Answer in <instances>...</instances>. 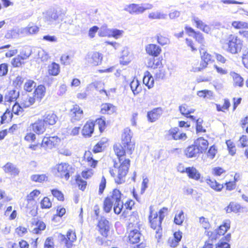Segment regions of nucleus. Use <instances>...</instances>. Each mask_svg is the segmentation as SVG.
<instances>
[{
	"label": "nucleus",
	"mask_w": 248,
	"mask_h": 248,
	"mask_svg": "<svg viewBox=\"0 0 248 248\" xmlns=\"http://www.w3.org/2000/svg\"><path fill=\"white\" fill-rule=\"evenodd\" d=\"M232 25L235 29L248 28V23L242 21H235Z\"/></svg>",
	"instance_id": "de8ad7c7"
},
{
	"label": "nucleus",
	"mask_w": 248,
	"mask_h": 248,
	"mask_svg": "<svg viewBox=\"0 0 248 248\" xmlns=\"http://www.w3.org/2000/svg\"><path fill=\"white\" fill-rule=\"evenodd\" d=\"M46 93V87L44 85H40L34 90L33 93L34 96L36 97L38 100H41L45 96Z\"/></svg>",
	"instance_id": "cd10ccee"
},
{
	"label": "nucleus",
	"mask_w": 248,
	"mask_h": 248,
	"mask_svg": "<svg viewBox=\"0 0 248 248\" xmlns=\"http://www.w3.org/2000/svg\"><path fill=\"white\" fill-rule=\"evenodd\" d=\"M179 131V129L177 127L170 128L168 131V133L165 135V138L168 140H170L172 139L174 140H186L187 138L186 134L182 133L178 135V133Z\"/></svg>",
	"instance_id": "423d86ee"
},
{
	"label": "nucleus",
	"mask_w": 248,
	"mask_h": 248,
	"mask_svg": "<svg viewBox=\"0 0 248 248\" xmlns=\"http://www.w3.org/2000/svg\"><path fill=\"white\" fill-rule=\"evenodd\" d=\"M143 82L149 89L151 88L154 86V80L151 76H150V77L145 76L143 79Z\"/></svg>",
	"instance_id": "c03bdc74"
},
{
	"label": "nucleus",
	"mask_w": 248,
	"mask_h": 248,
	"mask_svg": "<svg viewBox=\"0 0 248 248\" xmlns=\"http://www.w3.org/2000/svg\"><path fill=\"white\" fill-rule=\"evenodd\" d=\"M20 33V29L16 31L15 29L9 30L5 35V37L7 39L16 38L18 37Z\"/></svg>",
	"instance_id": "58836bf2"
},
{
	"label": "nucleus",
	"mask_w": 248,
	"mask_h": 248,
	"mask_svg": "<svg viewBox=\"0 0 248 248\" xmlns=\"http://www.w3.org/2000/svg\"><path fill=\"white\" fill-rule=\"evenodd\" d=\"M40 194V191L37 189H35L31 191L27 196V200L28 203H31L32 204L35 203L36 202L34 201V198L37 197Z\"/></svg>",
	"instance_id": "f704fd0d"
},
{
	"label": "nucleus",
	"mask_w": 248,
	"mask_h": 248,
	"mask_svg": "<svg viewBox=\"0 0 248 248\" xmlns=\"http://www.w3.org/2000/svg\"><path fill=\"white\" fill-rule=\"evenodd\" d=\"M95 123L96 124L98 125L100 131L102 132L106 127L105 119L103 117H101L97 119Z\"/></svg>",
	"instance_id": "a19ab883"
},
{
	"label": "nucleus",
	"mask_w": 248,
	"mask_h": 248,
	"mask_svg": "<svg viewBox=\"0 0 248 248\" xmlns=\"http://www.w3.org/2000/svg\"><path fill=\"white\" fill-rule=\"evenodd\" d=\"M31 179L33 181L42 183L46 181L47 177L45 174H34L31 176Z\"/></svg>",
	"instance_id": "ea45409f"
},
{
	"label": "nucleus",
	"mask_w": 248,
	"mask_h": 248,
	"mask_svg": "<svg viewBox=\"0 0 248 248\" xmlns=\"http://www.w3.org/2000/svg\"><path fill=\"white\" fill-rule=\"evenodd\" d=\"M197 95L201 97L211 99L213 95V93L210 90H204L198 91L197 92Z\"/></svg>",
	"instance_id": "4c0bfd02"
},
{
	"label": "nucleus",
	"mask_w": 248,
	"mask_h": 248,
	"mask_svg": "<svg viewBox=\"0 0 248 248\" xmlns=\"http://www.w3.org/2000/svg\"><path fill=\"white\" fill-rule=\"evenodd\" d=\"M242 62L244 66L248 69V48H247L243 53Z\"/></svg>",
	"instance_id": "0e129e2a"
},
{
	"label": "nucleus",
	"mask_w": 248,
	"mask_h": 248,
	"mask_svg": "<svg viewBox=\"0 0 248 248\" xmlns=\"http://www.w3.org/2000/svg\"><path fill=\"white\" fill-rule=\"evenodd\" d=\"M88 62L93 65L96 66L101 64L103 56L101 53L97 52H92L89 53Z\"/></svg>",
	"instance_id": "9b49d317"
},
{
	"label": "nucleus",
	"mask_w": 248,
	"mask_h": 248,
	"mask_svg": "<svg viewBox=\"0 0 248 248\" xmlns=\"http://www.w3.org/2000/svg\"><path fill=\"white\" fill-rule=\"evenodd\" d=\"M228 52L232 54H237L241 51L243 47V41L237 36L231 35L227 43Z\"/></svg>",
	"instance_id": "7ed1b4c3"
},
{
	"label": "nucleus",
	"mask_w": 248,
	"mask_h": 248,
	"mask_svg": "<svg viewBox=\"0 0 248 248\" xmlns=\"http://www.w3.org/2000/svg\"><path fill=\"white\" fill-rule=\"evenodd\" d=\"M37 227L33 231L36 233H39L40 232L44 230L46 228V224L43 221H38L37 223Z\"/></svg>",
	"instance_id": "680f3d73"
},
{
	"label": "nucleus",
	"mask_w": 248,
	"mask_h": 248,
	"mask_svg": "<svg viewBox=\"0 0 248 248\" xmlns=\"http://www.w3.org/2000/svg\"><path fill=\"white\" fill-rule=\"evenodd\" d=\"M162 109L161 108H157L153 109L147 113V118L151 122H154L157 120L162 115Z\"/></svg>",
	"instance_id": "dca6fc26"
},
{
	"label": "nucleus",
	"mask_w": 248,
	"mask_h": 248,
	"mask_svg": "<svg viewBox=\"0 0 248 248\" xmlns=\"http://www.w3.org/2000/svg\"><path fill=\"white\" fill-rule=\"evenodd\" d=\"M61 62L62 64L63 65H68L70 64L71 62V57L69 55L64 54L62 55L61 57Z\"/></svg>",
	"instance_id": "bf43d9fd"
},
{
	"label": "nucleus",
	"mask_w": 248,
	"mask_h": 248,
	"mask_svg": "<svg viewBox=\"0 0 248 248\" xmlns=\"http://www.w3.org/2000/svg\"><path fill=\"white\" fill-rule=\"evenodd\" d=\"M64 15L60 9H49L45 13L44 19L48 24H51L54 21L62 18Z\"/></svg>",
	"instance_id": "20e7f679"
},
{
	"label": "nucleus",
	"mask_w": 248,
	"mask_h": 248,
	"mask_svg": "<svg viewBox=\"0 0 248 248\" xmlns=\"http://www.w3.org/2000/svg\"><path fill=\"white\" fill-rule=\"evenodd\" d=\"M72 167L67 163H62L57 166L58 176L64 178L66 180H68L70 176V170Z\"/></svg>",
	"instance_id": "0eeeda50"
},
{
	"label": "nucleus",
	"mask_w": 248,
	"mask_h": 248,
	"mask_svg": "<svg viewBox=\"0 0 248 248\" xmlns=\"http://www.w3.org/2000/svg\"><path fill=\"white\" fill-rule=\"evenodd\" d=\"M231 75L233 78L234 85L239 87H242L244 84L243 78L238 74L235 72H233Z\"/></svg>",
	"instance_id": "c9c22d12"
},
{
	"label": "nucleus",
	"mask_w": 248,
	"mask_h": 248,
	"mask_svg": "<svg viewBox=\"0 0 248 248\" xmlns=\"http://www.w3.org/2000/svg\"><path fill=\"white\" fill-rule=\"evenodd\" d=\"M59 237L61 241L64 242L66 248H71L73 246V243L76 240L77 238L76 234H73L71 238V240H69L67 239L66 240L65 236L61 234Z\"/></svg>",
	"instance_id": "473e14b6"
},
{
	"label": "nucleus",
	"mask_w": 248,
	"mask_h": 248,
	"mask_svg": "<svg viewBox=\"0 0 248 248\" xmlns=\"http://www.w3.org/2000/svg\"><path fill=\"white\" fill-rule=\"evenodd\" d=\"M69 116L72 123H75L83 117V111L78 105H75L69 112Z\"/></svg>",
	"instance_id": "6e6552de"
},
{
	"label": "nucleus",
	"mask_w": 248,
	"mask_h": 248,
	"mask_svg": "<svg viewBox=\"0 0 248 248\" xmlns=\"http://www.w3.org/2000/svg\"><path fill=\"white\" fill-rule=\"evenodd\" d=\"M52 195L57 198L59 201H62L64 200V196L62 192L57 189H53L51 190Z\"/></svg>",
	"instance_id": "864d4df0"
},
{
	"label": "nucleus",
	"mask_w": 248,
	"mask_h": 248,
	"mask_svg": "<svg viewBox=\"0 0 248 248\" xmlns=\"http://www.w3.org/2000/svg\"><path fill=\"white\" fill-rule=\"evenodd\" d=\"M106 186V179L105 177L103 176L101 179V182L99 185L98 194L102 195Z\"/></svg>",
	"instance_id": "052dcab7"
},
{
	"label": "nucleus",
	"mask_w": 248,
	"mask_h": 248,
	"mask_svg": "<svg viewBox=\"0 0 248 248\" xmlns=\"http://www.w3.org/2000/svg\"><path fill=\"white\" fill-rule=\"evenodd\" d=\"M19 92L15 89L7 91L4 96L5 102L11 103L15 102L19 97Z\"/></svg>",
	"instance_id": "4468645a"
},
{
	"label": "nucleus",
	"mask_w": 248,
	"mask_h": 248,
	"mask_svg": "<svg viewBox=\"0 0 248 248\" xmlns=\"http://www.w3.org/2000/svg\"><path fill=\"white\" fill-rule=\"evenodd\" d=\"M194 143L197 149L200 150L201 153L204 152L207 150L208 146V141L202 137L197 139L195 140Z\"/></svg>",
	"instance_id": "f3484780"
},
{
	"label": "nucleus",
	"mask_w": 248,
	"mask_h": 248,
	"mask_svg": "<svg viewBox=\"0 0 248 248\" xmlns=\"http://www.w3.org/2000/svg\"><path fill=\"white\" fill-rule=\"evenodd\" d=\"M41 207L42 209H48L51 207L52 203L50 199L47 197H44L41 201Z\"/></svg>",
	"instance_id": "a18cd8bd"
},
{
	"label": "nucleus",
	"mask_w": 248,
	"mask_h": 248,
	"mask_svg": "<svg viewBox=\"0 0 248 248\" xmlns=\"http://www.w3.org/2000/svg\"><path fill=\"white\" fill-rule=\"evenodd\" d=\"M192 20L195 23L197 28L200 29L202 31L207 33L210 31L211 29L209 26L203 23L198 17L193 16Z\"/></svg>",
	"instance_id": "aec40b11"
},
{
	"label": "nucleus",
	"mask_w": 248,
	"mask_h": 248,
	"mask_svg": "<svg viewBox=\"0 0 248 248\" xmlns=\"http://www.w3.org/2000/svg\"><path fill=\"white\" fill-rule=\"evenodd\" d=\"M3 168L6 173H10L11 174L17 175L19 172L18 169L10 162L7 163Z\"/></svg>",
	"instance_id": "393cba45"
},
{
	"label": "nucleus",
	"mask_w": 248,
	"mask_h": 248,
	"mask_svg": "<svg viewBox=\"0 0 248 248\" xmlns=\"http://www.w3.org/2000/svg\"><path fill=\"white\" fill-rule=\"evenodd\" d=\"M12 110L13 113L19 115L22 113L23 109L19 104L16 102L12 107Z\"/></svg>",
	"instance_id": "6e6d98bb"
},
{
	"label": "nucleus",
	"mask_w": 248,
	"mask_h": 248,
	"mask_svg": "<svg viewBox=\"0 0 248 248\" xmlns=\"http://www.w3.org/2000/svg\"><path fill=\"white\" fill-rule=\"evenodd\" d=\"M114 202H115V201L112 200L111 196L110 197H106L103 203L104 211L107 213H109L112 209Z\"/></svg>",
	"instance_id": "c85d7f7f"
},
{
	"label": "nucleus",
	"mask_w": 248,
	"mask_h": 248,
	"mask_svg": "<svg viewBox=\"0 0 248 248\" xmlns=\"http://www.w3.org/2000/svg\"><path fill=\"white\" fill-rule=\"evenodd\" d=\"M44 121L41 119H38L34 124H32L31 126L32 130L37 134H41L43 133L46 128V126L45 125Z\"/></svg>",
	"instance_id": "f8f14e48"
},
{
	"label": "nucleus",
	"mask_w": 248,
	"mask_h": 248,
	"mask_svg": "<svg viewBox=\"0 0 248 248\" xmlns=\"http://www.w3.org/2000/svg\"><path fill=\"white\" fill-rule=\"evenodd\" d=\"M60 141L61 139L57 136L44 137L42 140L41 147L51 149L59 144Z\"/></svg>",
	"instance_id": "1a4fd4ad"
},
{
	"label": "nucleus",
	"mask_w": 248,
	"mask_h": 248,
	"mask_svg": "<svg viewBox=\"0 0 248 248\" xmlns=\"http://www.w3.org/2000/svg\"><path fill=\"white\" fill-rule=\"evenodd\" d=\"M109 34H111V36L115 38H118L122 35L123 31L117 29H111L108 30Z\"/></svg>",
	"instance_id": "4d7b16f0"
},
{
	"label": "nucleus",
	"mask_w": 248,
	"mask_h": 248,
	"mask_svg": "<svg viewBox=\"0 0 248 248\" xmlns=\"http://www.w3.org/2000/svg\"><path fill=\"white\" fill-rule=\"evenodd\" d=\"M203 54L202 55V62L200 65H203V67H206L208 62L211 61V55L206 52H204Z\"/></svg>",
	"instance_id": "e433bc0d"
},
{
	"label": "nucleus",
	"mask_w": 248,
	"mask_h": 248,
	"mask_svg": "<svg viewBox=\"0 0 248 248\" xmlns=\"http://www.w3.org/2000/svg\"><path fill=\"white\" fill-rule=\"evenodd\" d=\"M207 183L214 190L217 191H220L223 188V185H221L215 179H207Z\"/></svg>",
	"instance_id": "7c9ffc66"
},
{
	"label": "nucleus",
	"mask_w": 248,
	"mask_h": 248,
	"mask_svg": "<svg viewBox=\"0 0 248 248\" xmlns=\"http://www.w3.org/2000/svg\"><path fill=\"white\" fill-rule=\"evenodd\" d=\"M184 220V212L183 211L176 215L174 218V222L177 225H182Z\"/></svg>",
	"instance_id": "49530a36"
},
{
	"label": "nucleus",
	"mask_w": 248,
	"mask_h": 248,
	"mask_svg": "<svg viewBox=\"0 0 248 248\" xmlns=\"http://www.w3.org/2000/svg\"><path fill=\"white\" fill-rule=\"evenodd\" d=\"M203 122V120L199 118L196 120V132L197 133H200V132H205L206 130L204 129L202 126V123Z\"/></svg>",
	"instance_id": "8fccbe9b"
},
{
	"label": "nucleus",
	"mask_w": 248,
	"mask_h": 248,
	"mask_svg": "<svg viewBox=\"0 0 248 248\" xmlns=\"http://www.w3.org/2000/svg\"><path fill=\"white\" fill-rule=\"evenodd\" d=\"M162 60V57H154L153 58L150 59L148 62V66L154 69H157V68H160L161 67H163L161 62Z\"/></svg>",
	"instance_id": "5701e85b"
},
{
	"label": "nucleus",
	"mask_w": 248,
	"mask_h": 248,
	"mask_svg": "<svg viewBox=\"0 0 248 248\" xmlns=\"http://www.w3.org/2000/svg\"><path fill=\"white\" fill-rule=\"evenodd\" d=\"M8 64L6 63L0 64V76H4L7 74Z\"/></svg>",
	"instance_id": "13d9d810"
},
{
	"label": "nucleus",
	"mask_w": 248,
	"mask_h": 248,
	"mask_svg": "<svg viewBox=\"0 0 248 248\" xmlns=\"http://www.w3.org/2000/svg\"><path fill=\"white\" fill-rule=\"evenodd\" d=\"M39 31V28L36 26H30L20 29V33L23 35L36 34Z\"/></svg>",
	"instance_id": "b1692460"
},
{
	"label": "nucleus",
	"mask_w": 248,
	"mask_h": 248,
	"mask_svg": "<svg viewBox=\"0 0 248 248\" xmlns=\"http://www.w3.org/2000/svg\"><path fill=\"white\" fill-rule=\"evenodd\" d=\"M11 63L12 65L15 67H20L24 63L19 56H17L16 57L13 59Z\"/></svg>",
	"instance_id": "09e8293b"
},
{
	"label": "nucleus",
	"mask_w": 248,
	"mask_h": 248,
	"mask_svg": "<svg viewBox=\"0 0 248 248\" xmlns=\"http://www.w3.org/2000/svg\"><path fill=\"white\" fill-rule=\"evenodd\" d=\"M76 181L79 188L84 191L87 186V182L81 179L79 175H77L76 177Z\"/></svg>",
	"instance_id": "79ce46f5"
},
{
	"label": "nucleus",
	"mask_w": 248,
	"mask_h": 248,
	"mask_svg": "<svg viewBox=\"0 0 248 248\" xmlns=\"http://www.w3.org/2000/svg\"><path fill=\"white\" fill-rule=\"evenodd\" d=\"M186 173L190 179L195 180H199L201 178V174L199 171L194 167H188L186 168Z\"/></svg>",
	"instance_id": "a211bd4d"
},
{
	"label": "nucleus",
	"mask_w": 248,
	"mask_h": 248,
	"mask_svg": "<svg viewBox=\"0 0 248 248\" xmlns=\"http://www.w3.org/2000/svg\"><path fill=\"white\" fill-rule=\"evenodd\" d=\"M226 144L230 154L232 155H234L235 154L236 149L233 143L230 140H229L226 141Z\"/></svg>",
	"instance_id": "5fc2aeb1"
},
{
	"label": "nucleus",
	"mask_w": 248,
	"mask_h": 248,
	"mask_svg": "<svg viewBox=\"0 0 248 248\" xmlns=\"http://www.w3.org/2000/svg\"><path fill=\"white\" fill-rule=\"evenodd\" d=\"M201 153L200 150L197 149L195 144L189 146L185 150V154L187 157L192 158L195 157L197 155Z\"/></svg>",
	"instance_id": "412c9836"
},
{
	"label": "nucleus",
	"mask_w": 248,
	"mask_h": 248,
	"mask_svg": "<svg viewBox=\"0 0 248 248\" xmlns=\"http://www.w3.org/2000/svg\"><path fill=\"white\" fill-rule=\"evenodd\" d=\"M217 152V149L215 145L211 146L208 150L207 155L211 159L215 158Z\"/></svg>",
	"instance_id": "3c124183"
},
{
	"label": "nucleus",
	"mask_w": 248,
	"mask_h": 248,
	"mask_svg": "<svg viewBox=\"0 0 248 248\" xmlns=\"http://www.w3.org/2000/svg\"><path fill=\"white\" fill-rule=\"evenodd\" d=\"M167 16V14L159 11L152 12L148 15V17L151 19H166Z\"/></svg>",
	"instance_id": "2f4dec72"
},
{
	"label": "nucleus",
	"mask_w": 248,
	"mask_h": 248,
	"mask_svg": "<svg viewBox=\"0 0 248 248\" xmlns=\"http://www.w3.org/2000/svg\"><path fill=\"white\" fill-rule=\"evenodd\" d=\"M147 53L153 57H158L161 51V48L159 46L155 44H151L146 46Z\"/></svg>",
	"instance_id": "2eb2a0df"
},
{
	"label": "nucleus",
	"mask_w": 248,
	"mask_h": 248,
	"mask_svg": "<svg viewBox=\"0 0 248 248\" xmlns=\"http://www.w3.org/2000/svg\"><path fill=\"white\" fill-rule=\"evenodd\" d=\"M42 119L44 121L45 125L48 127L55 124L58 121V118L55 114L49 112L46 113Z\"/></svg>",
	"instance_id": "ddd939ff"
},
{
	"label": "nucleus",
	"mask_w": 248,
	"mask_h": 248,
	"mask_svg": "<svg viewBox=\"0 0 248 248\" xmlns=\"http://www.w3.org/2000/svg\"><path fill=\"white\" fill-rule=\"evenodd\" d=\"M36 86V83L32 80H28L24 86V90L27 92H31Z\"/></svg>",
	"instance_id": "37998d69"
},
{
	"label": "nucleus",
	"mask_w": 248,
	"mask_h": 248,
	"mask_svg": "<svg viewBox=\"0 0 248 248\" xmlns=\"http://www.w3.org/2000/svg\"><path fill=\"white\" fill-rule=\"evenodd\" d=\"M199 221L202 225V227L205 229H208L209 228L210 224L207 218H206L203 217H200Z\"/></svg>",
	"instance_id": "338daca9"
},
{
	"label": "nucleus",
	"mask_w": 248,
	"mask_h": 248,
	"mask_svg": "<svg viewBox=\"0 0 248 248\" xmlns=\"http://www.w3.org/2000/svg\"><path fill=\"white\" fill-rule=\"evenodd\" d=\"M151 207H150V214L149 216V220L150 223L151 227L154 230L156 229L157 227L159 228H161L162 222H161L159 224V223L160 222V220L159 219L158 220H155L152 219V211L151 210Z\"/></svg>",
	"instance_id": "72a5a7b5"
},
{
	"label": "nucleus",
	"mask_w": 248,
	"mask_h": 248,
	"mask_svg": "<svg viewBox=\"0 0 248 248\" xmlns=\"http://www.w3.org/2000/svg\"><path fill=\"white\" fill-rule=\"evenodd\" d=\"M48 71L50 75L56 76L59 75L60 72V65L55 62H53L48 65Z\"/></svg>",
	"instance_id": "bb28decb"
},
{
	"label": "nucleus",
	"mask_w": 248,
	"mask_h": 248,
	"mask_svg": "<svg viewBox=\"0 0 248 248\" xmlns=\"http://www.w3.org/2000/svg\"><path fill=\"white\" fill-rule=\"evenodd\" d=\"M44 248H54V243L52 238H46L44 244Z\"/></svg>",
	"instance_id": "774afa93"
},
{
	"label": "nucleus",
	"mask_w": 248,
	"mask_h": 248,
	"mask_svg": "<svg viewBox=\"0 0 248 248\" xmlns=\"http://www.w3.org/2000/svg\"><path fill=\"white\" fill-rule=\"evenodd\" d=\"M239 142L240 146L242 148L247 147L248 146V138L246 135H242L239 139Z\"/></svg>",
	"instance_id": "69168bd1"
},
{
	"label": "nucleus",
	"mask_w": 248,
	"mask_h": 248,
	"mask_svg": "<svg viewBox=\"0 0 248 248\" xmlns=\"http://www.w3.org/2000/svg\"><path fill=\"white\" fill-rule=\"evenodd\" d=\"M94 124L93 122H87L82 129V134L86 137H91L94 131Z\"/></svg>",
	"instance_id": "6ab92c4d"
},
{
	"label": "nucleus",
	"mask_w": 248,
	"mask_h": 248,
	"mask_svg": "<svg viewBox=\"0 0 248 248\" xmlns=\"http://www.w3.org/2000/svg\"><path fill=\"white\" fill-rule=\"evenodd\" d=\"M130 87L135 95L138 94L141 91L140 82L137 78H134L130 82Z\"/></svg>",
	"instance_id": "a878e982"
},
{
	"label": "nucleus",
	"mask_w": 248,
	"mask_h": 248,
	"mask_svg": "<svg viewBox=\"0 0 248 248\" xmlns=\"http://www.w3.org/2000/svg\"><path fill=\"white\" fill-rule=\"evenodd\" d=\"M122 194L119 190L117 189H114L112 193L111 198L112 200L115 201L114 203L113 211L114 212L119 215L123 208V202L121 200Z\"/></svg>",
	"instance_id": "39448f33"
},
{
	"label": "nucleus",
	"mask_w": 248,
	"mask_h": 248,
	"mask_svg": "<svg viewBox=\"0 0 248 248\" xmlns=\"http://www.w3.org/2000/svg\"><path fill=\"white\" fill-rule=\"evenodd\" d=\"M133 133L128 127L125 128L122 134L121 144L114 145V150L119 158L121 165L118 168L117 177L115 178V182L117 184H121L125 182L126 175L130 165L129 159L123 160V157L125 155V150L127 153L132 154L135 148V143L131 140Z\"/></svg>",
	"instance_id": "f257e3e1"
},
{
	"label": "nucleus",
	"mask_w": 248,
	"mask_h": 248,
	"mask_svg": "<svg viewBox=\"0 0 248 248\" xmlns=\"http://www.w3.org/2000/svg\"><path fill=\"white\" fill-rule=\"evenodd\" d=\"M97 226L100 233L105 237H107L109 231V222L104 217H101L99 220Z\"/></svg>",
	"instance_id": "9d476101"
},
{
	"label": "nucleus",
	"mask_w": 248,
	"mask_h": 248,
	"mask_svg": "<svg viewBox=\"0 0 248 248\" xmlns=\"http://www.w3.org/2000/svg\"><path fill=\"white\" fill-rule=\"evenodd\" d=\"M112 105L110 104H103L101 106V113L102 114L109 113V111L112 108Z\"/></svg>",
	"instance_id": "e2e57ef3"
},
{
	"label": "nucleus",
	"mask_w": 248,
	"mask_h": 248,
	"mask_svg": "<svg viewBox=\"0 0 248 248\" xmlns=\"http://www.w3.org/2000/svg\"><path fill=\"white\" fill-rule=\"evenodd\" d=\"M166 72L163 66L160 68L156 70L155 71V78L158 79H163L165 76Z\"/></svg>",
	"instance_id": "603ef678"
},
{
	"label": "nucleus",
	"mask_w": 248,
	"mask_h": 248,
	"mask_svg": "<svg viewBox=\"0 0 248 248\" xmlns=\"http://www.w3.org/2000/svg\"><path fill=\"white\" fill-rule=\"evenodd\" d=\"M141 236V234L138 230H132L129 234V240L132 244L138 243L140 241Z\"/></svg>",
	"instance_id": "4be33fe9"
},
{
	"label": "nucleus",
	"mask_w": 248,
	"mask_h": 248,
	"mask_svg": "<svg viewBox=\"0 0 248 248\" xmlns=\"http://www.w3.org/2000/svg\"><path fill=\"white\" fill-rule=\"evenodd\" d=\"M153 7V5L150 3L141 4L132 3L126 5L124 8V10L130 14L139 15L143 13L147 10L152 9Z\"/></svg>",
	"instance_id": "f03ea898"
},
{
	"label": "nucleus",
	"mask_w": 248,
	"mask_h": 248,
	"mask_svg": "<svg viewBox=\"0 0 248 248\" xmlns=\"http://www.w3.org/2000/svg\"><path fill=\"white\" fill-rule=\"evenodd\" d=\"M230 228V221L229 220L224 222L216 230L217 234L218 235H224Z\"/></svg>",
	"instance_id": "c756f323"
}]
</instances>
